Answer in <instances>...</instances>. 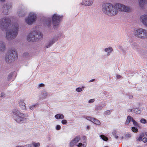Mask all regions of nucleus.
<instances>
[{"label": "nucleus", "mask_w": 147, "mask_h": 147, "mask_svg": "<svg viewBox=\"0 0 147 147\" xmlns=\"http://www.w3.org/2000/svg\"><path fill=\"white\" fill-rule=\"evenodd\" d=\"M45 86V84L42 83H41L39 84L38 87L41 88L42 87H44Z\"/></svg>", "instance_id": "42"}, {"label": "nucleus", "mask_w": 147, "mask_h": 147, "mask_svg": "<svg viewBox=\"0 0 147 147\" xmlns=\"http://www.w3.org/2000/svg\"><path fill=\"white\" fill-rule=\"evenodd\" d=\"M62 18V16H59L56 14H53L52 16V23L53 26L56 27L58 26Z\"/></svg>", "instance_id": "9"}, {"label": "nucleus", "mask_w": 147, "mask_h": 147, "mask_svg": "<svg viewBox=\"0 0 147 147\" xmlns=\"http://www.w3.org/2000/svg\"><path fill=\"white\" fill-rule=\"evenodd\" d=\"M145 135L147 137V132L145 133Z\"/></svg>", "instance_id": "55"}, {"label": "nucleus", "mask_w": 147, "mask_h": 147, "mask_svg": "<svg viewBox=\"0 0 147 147\" xmlns=\"http://www.w3.org/2000/svg\"><path fill=\"white\" fill-rule=\"evenodd\" d=\"M147 3V0H139V4L140 7L143 8L144 5Z\"/></svg>", "instance_id": "18"}, {"label": "nucleus", "mask_w": 147, "mask_h": 147, "mask_svg": "<svg viewBox=\"0 0 147 147\" xmlns=\"http://www.w3.org/2000/svg\"><path fill=\"white\" fill-rule=\"evenodd\" d=\"M82 88H84V87H82Z\"/></svg>", "instance_id": "60"}, {"label": "nucleus", "mask_w": 147, "mask_h": 147, "mask_svg": "<svg viewBox=\"0 0 147 147\" xmlns=\"http://www.w3.org/2000/svg\"><path fill=\"white\" fill-rule=\"evenodd\" d=\"M132 131L134 132H137L138 130V129L137 128H136L135 127H132Z\"/></svg>", "instance_id": "33"}, {"label": "nucleus", "mask_w": 147, "mask_h": 147, "mask_svg": "<svg viewBox=\"0 0 147 147\" xmlns=\"http://www.w3.org/2000/svg\"><path fill=\"white\" fill-rule=\"evenodd\" d=\"M32 146V144H28L24 146V147H31Z\"/></svg>", "instance_id": "46"}, {"label": "nucleus", "mask_w": 147, "mask_h": 147, "mask_svg": "<svg viewBox=\"0 0 147 147\" xmlns=\"http://www.w3.org/2000/svg\"><path fill=\"white\" fill-rule=\"evenodd\" d=\"M21 147V146H17V147Z\"/></svg>", "instance_id": "57"}, {"label": "nucleus", "mask_w": 147, "mask_h": 147, "mask_svg": "<svg viewBox=\"0 0 147 147\" xmlns=\"http://www.w3.org/2000/svg\"><path fill=\"white\" fill-rule=\"evenodd\" d=\"M13 76V74L12 73L9 74L8 76V79L9 80H10L12 79V77Z\"/></svg>", "instance_id": "31"}, {"label": "nucleus", "mask_w": 147, "mask_h": 147, "mask_svg": "<svg viewBox=\"0 0 147 147\" xmlns=\"http://www.w3.org/2000/svg\"><path fill=\"white\" fill-rule=\"evenodd\" d=\"M57 40V38L56 37H54L51 38L49 40L47 43L46 44V47L49 48L52 46L53 44L56 42Z\"/></svg>", "instance_id": "11"}, {"label": "nucleus", "mask_w": 147, "mask_h": 147, "mask_svg": "<svg viewBox=\"0 0 147 147\" xmlns=\"http://www.w3.org/2000/svg\"><path fill=\"white\" fill-rule=\"evenodd\" d=\"M46 147H49L47 146H46Z\"/></svg>", "instance_id": "58"}, {"label": "nucleus", "mask_w": 147, "mask_h": 147, "mask_svg": "<svg viewBox=\"0 0 147 147\" xmlns=\"http://www.w3.org/2000/svg\"><path fill=\"white\" fill-rule=\"evenodd\" d=\"M36 14L33 12L29 13L28 17L25 18V21L26 23L29 25H31L34 22L36 21Z\"/></svg>", "instance_id": "7"}, {"label": "nucleus", "mask_w": 147, "mask_h": 147, "mask_svg": "<svg viewBox=\"0 0 147 147\" xmlns=\"http://www.w3.org/2000/svg\"><path fill=\"white\" fill-rule=\"evenodd\" d=\"M5 50V44L4 42H0V51L4 52Z\"/></svg>", "instance_id": "17"}, {"label": "nucleus", "mask_w": 147, "mask_h": 147, "mask_svg": "<svg viewBox=\"0 0 147 147\" xmlns=\"http://www.w3.org/2000/svg\"><path fill=\"white\" fill-rule=\"evenodd\" d=\"M47 96V93L45 91L41 92L39 95V97L40 99H44L46 98Z\"/></svg>", "instance_id": "16"}, {"label": "nucleus", "mask_w": 147, "mask_h": 147, "mask_svg": "<svg viewBox=\"0 0 147 147\" xmlns=\"http://www.w3.org/2000/svg\"><path fill=\"white\" fill-rule=\"evenodd\" d=\"M146 120L144 119H142L140 120V122L142 123H146Z\"/></svg>", "instance_id": "36"}, {"label": "nucleus", "mask_w": 147, "mask_h": 147, "mask_svg": "<svg viewBox=\"0 0 147 147\" xmlns=\"http://www.w3.org/2000/svg\"><path fill=\"white\" fill-rule=\"evenodd\" d=\"M55 117L57 119H63L64 118V116L63 115L58 114L55 116Z\"/></svg>", "instance_id": "23"}, {"label": "nucleus", "mask_w": 147, "mask_h": 147, "mask_svg": "<svg viewBox=\"0 0 147 147\" xmlns=\"http://www.w3.org/2000/svg\"><path fill=\"white\" fill-rule=\"evenodd\" d=\"M61 123L63 124H65L67 123V121L65 119L61 121Z\"/></svg>", "instance_id": "40"}, {"label": "nucleus", "mask_w": 147, "mask_h": 147, "mask_svg": "<svg viewBox=\"0 0 147 147\" xmlns=\"http://www.w3.org/2000/svg\"><path fill=\"white\" fill-rule=\"evenodd\" d=\"M105 115H109L110 114V111H106L105 112Z\"/></svg>", "instance_id": "41"}, {"label": "nucleus", "mask_w": 147, "mask_h": 147, "mask_svg": "<svg viewBox=\"0 0 147 147\" xmlns=\"http://www.w3.org/2000/svg\"><path fill=\"white\" fill-rule=\"evenodd\" d=\"M31 144L33 145L34 147H39L40 146V144L39 143H36L33 142H32Z\"/></svg>", "instance_id": "26"}, {"label": "nucleus", "mask_w": 147, "mask_h": 147, "mask_svg": "<svg viewBox=\"0 0 147 147\" xmlns=\"http://www.w3.org/2000/svg\"><path fill=\"white\" fill-rule=\"evenodd\" d=\"M11 8L10 5L5 4L3 5L2 12L4 14H7L8 13V11Z\"/></svg>", "instance_id": "12"}, {"label": "nucleus", "mask_w": 147, "mask_h": 147, "mask_svg": "<svg viewBox=\"0 0 147 147\" xmlns=\"http://www.w3.org/2000/svg\"><path fill=\"white\" fill-rule=\"evenodd\" d=\"M76 91L77 92H80L82 91V88H78L76 89Z\"/></svg>", "instance_id": "38"}, {"label": "nucleus", "mask_w": 147, "mask_h": 147, "mask_svg": "<svg viewBox=\"0 0 147 147\" xmlns=\"http://www.w3.org/2000/svg\"><path fill=\"white\" fill-rule=\"evenodd\" d=\"M133 96L131 95H130L129 96V98L130 99H131L132 98Z\"/></svg>", "instance_id": "50"}, {"label": "nucleus", "mask_w": 147, "mask_h": 147, "mask_svg": "<svg viewBox=\"0 0 147 147\" xmlns=\"http://www.w3.org/2000/svg\"><path fill=\"white\" fill-rule=\"evenodd\" d=\"M134 34L135 37L141 39L147 38V30L141 28L135 29Z\"/></svg>", "instance_id": "5"}, {"label": "nucleus", "mask_w": 147, "mask_h": 147, "mask_svg": "<svg viewBox=\"0 0 147 147\" xmlns=\"http://www.w3.org/2000/svg\"><path fill=\"white\" fill-rule=\"evenodd\" d=\"M13 113V117L14 120L18 123H24L26 121V118L25 117H28V115H24L18 110L16 111Z\"/></svg>", "instance_id": "6"}, {"label": "nucleus", "mask_w": 147, "mask_h": 147, "mask_svg": "<svg viewBox=\"0 0 147 147\" xmlns=\"http://www.w3.org/2000/svg\"><path fill=\"white\" fill-rule=\"evenodd\" d=\"M51 24V22L50 21H49L48 22V23L47 24V26H49Z\"/></svg>", "instance_id": "48"}, {"label": "nucleus", "mask_w": 147, "mask_h": 147, "mask_svg": "<svg viewBox=\"0 0 147 147\" xmlns=\"http://www.w3.org/2000/svg\"><path fill=\"white\" fill-rule=\"evenodd\" d=\"M22 57L24 60L26 62V61L30 59V55L29 53L25 52L23 53Z\"/></svg>", "instance_id": "15"}, {"label": "nucleus", "mask_w": 147, "mask_h": 147, "mask_svg": "<svg viewBox=\"0 0 147 147\" xmlns=\"http://www.w3.org/2000/svg\"><path fill=\"white\" fill-rule=\"evenodd\" d=\"M94 100L93 99H91L89 100V103H92L94 102Z\"/></svg>", "instance_id": "45"}, {"label": "nucleus", "mask_w": 147, "mask_h": 147, "mask_svg": "<svg viewBox=\"0 0 147 147\" xmlns=\"http://www.w3.org/2000/svg\"><path fill=\"white\" fill-rule=\"evenodd\" d=\"M18 58V55L16 49L13 48L10 49L5 55V61L6 63H11Z\"/></svg>", "instance_id": "3"}, {"label": "nucleus", "mask_w": 147, "mask_h": 147, "mask_svg": "<svg viewBox=\"0 0 147 147\" xmlns=\"http://www.w3.org/2000/svg\"><path fill=\"white\" fill-rule=\"evenodd\" d=\"M86 119L90 121H92L94 120V119H95L91 117H86Z\"/></svg>", "instance_id": "28"}, {"label": "nucleus", "mask_w": 147, "mask_h": 147, "mask_svg": "<svg viewBox=\"0 0 147 147\" xmlns=\"http://www.w3.org/2000/svg\"><path fill=\"white\" fill-rule=\"evenodd\" d=\"M100 137L102 139L105 141L108 140V139L107 137L105 136V135H102L100 136Z\"/></svg>", "instance_id": "27"}, {"label": "nucleus", "mask_w": 147, "mask_h": 147, "mask_svg": "<svg viewBox=\"0 0 147 147\" xmlns=\"http://www.w3.org/2000/svg\"><path fill=\"white\" fill-rule=\"evenodd\" d=\"M10 20L7 17L3 18L0 20V29L3 31L7 29L5 33V38L10 41L16 37L19 32V26L17 23L13 24L8 29L10 25Z\"/></svg>", "instance_id": "1"}, {"label": "nucleus", "mask_w": 147, "mask_h": 147, "mask_svg": "<svg viewBox=\"0 0 147 147\" xmlns=\"http://www.w3.org/2000/svg\"><path fill=\"white\" fill-rule=\"evenodd\" d=\"M140 21L147 28V13L141 15L140 17Z\"/></svg>", "instance_id": "10"}, {"label": "nucleus", "mask_w": 147, "mask_h": 147, "mask_svg": "<svg viewBox=\"0 0 147 147\" xmlns=\"http://www.w3.org/2000/svg\"><path fill=\"white\" fill-rule=\"evenodd\" d=\"M101 10L103 13L111 17L117 15L119 11L117 3L113 4L108 3H105L102 5Z\"/></svg>", "instance_id": "2"}, {"label": "nucleus", "mask_w": 147, "mask_h": 147, "mask_svg": "<svg viewBox=\"0 0 147 147\" xmlns=\"http://www.w3.org/2000/svg\"><path fill=\"white\" fill-rule=\"evenodd\" d=\"M26 13L25 10L23 7H20L18 10V14L20 17H23L25 15Z\"/></svg>", "instance_id": "13"}, {"label": "nucleus", "mask_w": 147, "mask_h": 147, "mask_svg": "<svg viewBox=\"0 0 147 147\" xmlns=\"http://www.w3.org/2000/svg\"><path fill=\"white\" fill-rule=\"evenodd\" d=\"M5 95V94L3 93H1V97H3V96H4Z\"/></svg>", "instance_id": "49"}, {"label": "nucleus", "mask_w": 147, "mask_h": 147, "mask_svg": "<svg viewBox=\"0 0 147 147\" xmlns=\"http://www.w3.org/2000/svg\"><path fill=\"white\" fill-rule=\"evenodd\" d=\"M61 129V126L59 125H57L56 127V129L57 130H59Z\"/></svg>", "instance_id": "44"}, {"label": "nucleus", "mask_w": 147, "mask_h": 147, "mask_svg": "<svg viewBox=\"0 0 147 147\" xmlns=\"http://www.w3.org/2000/svg\"><path fill=\"white\" fill-rule=\"evenodd\" d=\"M94 79H93L91 80H90V81H89V82H93L94 81Z\"/></svg>", "instance_id": "51"}, {"label": "nucleus", "mask_w": 147, "mask_h": 147, "mask_svg": "<svg viewBox=\"0 0 147 147\" xmlns=\"http://www.w3.org/2000/svg\"><path fill=\"white\" fill-rule=\"evenodd\" d=\"M119 11L121 12H125L126 13H129L132 11V9L129 6H126L123 4L117 3Z\"/></svg>", "instance_id": "8"}, {"label": "nucleus", "mask_w": 147, "mask_h": 147, "mask_svg": "<svg viewBox=\"0 0 147 147\" xmlns=\"http://www.w3.org/2000/svg\"><path fill=\"white\" fill-rule=\"evenodd\" d=\"M77 146L79 147H85L86 145L85 144H83L81 143H79L78 145H77Z\"/></svg>", "instance_id": "29"}, {"label": "nucleus", "mask_w": 147, "mask_h": 147, "mask_svg": "<svg viewBox=\"0 0 147 147\" xmlns=\"http://www.w3.org/2000/svg\"><path fill=\"white\" fill-rule=\"evenodd\" d=\"M87 129H89V126H88L87 127Z\"/></svg>", "instance_id": "54"}, {"label": "nucleus", "mask_w": 147, "mask_h": 147, "mask_svg": "<svg viewBox=\"0 0 147 147\" xmlns=\"http://www.w3.org/2000/svg\"><path fill=\"white\" fill-rule=\"evenodd\" d=\"M113 48L111 47L107 48L105 49V52L107 53V55H109V53H111L113 51Z\"/></svg>", "instance_id": "21"}, {"label": "nucleus", "mask_w": 147, "mask_h": 147, "mask_svg": "<svg viewBox=\"0 0 147 147\" xmlns=\"http://www.w3.org/2000/svg\"><path fill=\"white\" fill-rule=\"evenodd\" d=\"M129 111L133 112L137 114H139L141 113V111L139 110L138 109L135 108L133 109H129Z\"/></svg>", "instance_id": "20"}, {"label": "nucleus", "mask_w": 147, "mask_h": 147, "mask_svg": "<svg viewBox=\"0 0 147 147\" xmlns=\"http://www.w3.org/2000/svg\"><path fill=\"white\" fill-rule=\"evenodd\" d=\"M80 139V137L79 136L77 137L76 138H75L74 140L72 141H71L73 142H75L76 143H78Z\"/></svg>", "instance_id": "25"}, {"label": "nucleus", "mask_w": 147, "mask_h": 147, "mask_svg": "<svg viewBox=\"0 0 147 147\" xmlns=\"http://www.w3.org/2000/svg\"><path fill=\"white\" fill-rule=\"evenodd\" d=\"M117 78H121V76H120V75L117 76Z\"/></svg>", "instance_id": "52"}, {"label": "nucleus", "mask_w": 147, "mask_h": 147, "mask_svg": "<svg viewBox=\"0 0 147 147\" xmlns=\"http://www.w3.org/2000/svg\"><path fill=\"white\" fill-rule=\"evenodd\" d=\"M42 35L38 31H36L30 32L27 36V40L28 41L35 42L41 39Z\"/></svg>", "instance_id": "4"}, {"label": "nucleus", "mask_w": 147, "mask_h": 147, "mask_svg": "<svg viewBox=\"0 0 147 147\" xmlns=\"http://www.w3.org/2000/svg\"><path fill=\"white\" fill-rule=\"evenodd\" d=\"M142 141L144 143H146L147 142V139L146 138H144L142 139Z\"/></svg>", "instance_id": "43"}, {"label": "nucleus", "mask_w": 147, "mask_h": 147, "mask_svg": "<svg viewBox=\"0 0 147 147\" xmlns=\"http://www.w3.org/2000/svg\"><path fill=\"white\" fill-rule=\"evenodd\" d=\"M113 135L114 136H115V138L116 139L118 138V136H116V134H115L113 132Z\"/></svg>", "instance_id": "47"}, {"label": "nucleus", "mask_w": 147, "mask_h": 147, "mask_svg": "<svg viewBox=\"0 0 147 147\" xmlns=\"http://www.w3.org/2000/svg\"><path fill=\"white\" fill-rule=\"evenodd\" d=\"M19 104L20 108L23 110H26L25 104L23 100H20L19 102Z\"/></svg>", "instance_id": "19"}, {"label": "nucleus", "mask_w": 147, "mask_h": 147, "mask_svg": "<svg viewBox=\"0 0 147 147\" xmlns=\"http://www.w3.org/2000/svg\"><path fill=\"white\" fill-rule=\"evenodd\" d=\"M143 136L144 134L142 133V134L140 135V136L139 137H138V139H137V140L140 141H141L142 140V138L143 137Z\"/></svg>", "instance_id": "30"}, {"label": "nucleus", "mask_w": 147, "mask_h": 147, "mask_svg": "<svg viewBox=\"0 0 147 147\" xmlns=\"http://www.w3.org/2000/svg\"><path fill=\"white\" fill-rule=\"evenodd\" d=\"M5 0H0V1H2V2H4V1Z\"/></svg>", "instance_id": "53"}, {"label": "nucleus", "mask_w": 147, "mask_h": 147, "mask_svg": "<svg viewBox=\"0 0 147 147\" xmlns=\"http://www.w3.org/2000/svg\"><path fill=\"white\" fill-rule=\"evenodd\" d=\"M131 135L129 134H127L125 135V138L126 139L128 138H130Z\"/></svg>", "instance_id": "34"}, {"label": "nucleus", "mask_w": 147, "mask_h": 147, "mask_svg": "<svg viewBox=\"0 0 147 147\" xmlns=\"http://www.w3.org/2000/svg\"><path fill=\"white\" fill-rule=\"evenodd\" d=\"M123 136H122V137H121V139H123Z\"/></svg>", "instance_id": "56"}, {"label": "nucleus", "mask_w": 147, "mask_h": 147, "mask_svg": "<svg viewBox=\"0 0 147 147\" xmlns=\"http://www.w3.org/2000/svg\"><path fill=\"white\" fill-rule=\"evenodd\" d=\"M105 147H108V146H105Z\"/></svg>", "instance_id": "59"}, {"label": "nucleus", "mask_w": 147, "mask_h": 147, "mask_svg": "<svg viewBox=\"0 0 147 147\" xmlns=\"http://www.w3.org/2000/svg\"><path fill=\"white\" fill-rule=\"evenodd\" d=\"M132 120L134 119L132 117L129 116H128L127 117V119H126L125 124L127 125H128L131 121H132Z\"/></svg>", "instance_id": "22"}, {"label": "nucleus", "mask_w": 147, "mask_h": 147, "mask_svg": "<svg viewBox=\"0 0 147 147\" xmlns=\"http://www.w3.org/2000/svg\"><path fill=\"white\" fill-rule=\"evenodd\" d=\"M76 143H77L71 141V142L70 143V146L71 147H72L74 146V144H76Z\"/></svg>", "instance_id": "39"}, {"label": "nucleus", "mask_w": 147, "mask_h": 147, "mask_svg": "<svg viewBox=\"0 0 147 147\" xmlns=\"http://www.w3.org/2000/svg\"><path fill=\"white\" fill-rule=\"evenodd\" d=\"M132 122H133V124L135 126H138V123L137 122L135 121L134 120H132Z\"/></svg>", "instance_id": "37"}, {"label": "nucleus", "mask_w": 147, "mask_h": 147, "mask_svg": "<svg viewBox=\"0 0 147 147\" xmlns=\"http://www.w3.org/2000/svg\"><path fill=\"white\" fill-rule=\"evenodd\" d=\"M93 0H84L82 2V4L86 6H90L93 4Z\"/></svg>", "instance_id": "14"}, {"label": "nucleus", "mask_w": 147, "mask_h": 147, "mask_svg": "<svg viewBox=\"0 0 147 147\" xmlns=\"http://www.w3.org/2000/svg\"><path fill=\"white\" fill-rule=\"evenodd\" d=\"M36 105V104H34L33 105L30 106V109L31 110H33L35 108V106Z\"/></svg>", "instance_id": "35"}, {"label": "nucleus", "mask_w": 147, "mask_h": 147, "mask_svg": "<svg viewBox=\"0 0 147 147\" xmlns=\"http://www.w3.org/2000/svg\"><path fill=\"white\" fill-rule=\"evenodd\" d=\"M102 107L101 106H98L95 108V110L96 111L100 110L102 109Z\"/></svg>", "instance_id": "32"}, {"label": "nucleus", "mask_w": 147, "mask_h": 147, "mask_svg": "<svg viewBox=\"0 0 147 147\" xmlns=\"http://www.w3.org/2000/svg\"><path fill=\"white\" fill-rule=\"evenodd\" d=\"M92 122L94 123L95 124H97L98 125H100V122L99 120H97L96 119H94V120H93L92 121Z\"/></svg>", "instance_id": "24"}]
</instances>
